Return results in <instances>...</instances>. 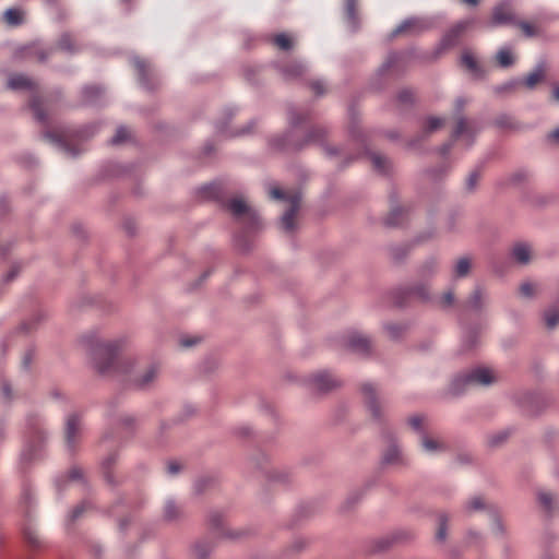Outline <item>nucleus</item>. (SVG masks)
<instances>
[{
    "instance_id": "e433bc0d",
    "label": "nucleus",
    "mask_w": 559,
    "mask_h": 559,
    "mask_svg": "<svg viewBox=\"0 0 559 559\" xmlns=\"http://www.w3.org/2000/svg\"><path fill=\"white\" fill-rule=\"evenodd\" d=\"M58 47L61 50H63L66 52H70V53H73L78 50L73 44L72 37L68 34H64L60 37V39L58 41Z\"/></svg>"
},
{
    "instance_id": "8fccbe9b",
    "label": "nucleus",
    "mask_w": 559,
    "mask_h": 559,
    "mask_svg": "<svg viewBox=\"0 0 559 559\" xmlns=\"http://www.w3.org/2000/svg\"><path fill=\"white\" fill-rule=\"evenodd\" d=\"M397 99L401 104L403 105H407V104H411L414 99V95H413V92L411 90H402L399 95H397Z\"/></svg>"
},
{
    "instance_id": "ea45409f",
    "label": "nucleus",
    "mask_w": 559,
    "mask_h": 559,
    "mask_svg": "<svg viewBox=\"0 0 559 559\" xmlns=\"http://www.w3.org/2000/svg\"><path fill=\"white\" fill-rule=\"evenodd\" d=\"M401 59H402V56L400 53H396V52L390 53L388 56L386 60L381 66L380 72L384 73V72L391 70L392 68H394L399 63V61Z\"/></svg>"
},
{
    "instance_id": "c85d7f7f",
    "label": "nucleus",
    "mask_w": 559,
    "mask_h": 559,
    "mask_svg": "<svg viewBox=\"0 0 559 559\" xmlns=\"http://www.w3.org/2000/svg\"><path fill=\"white\" fill-rule=\"evenodd\" d=\"M521 85L520 79H511L500 85L493 87V92L498 95H504L514 92Z\"/></svg>"
},
{
    "instance_id": "393cba45",
    "label": "nucleus",
    "mask_w": 559,
    "mask_h": 559,
    "mask_svg": "<svg viewBox=\"0 0 559 559\" xmlns=\"http://www.w3.org/2000/svg\"><path fill=\"white\" fill-rule=\"evenodd\" d=\"M461 36H459V34L456 33V31L454 29V27L452 26L441 38L440 43H439V46H438V50L439 51H442V50H445L448 48H451L453 46H455L459 41V38Z\"/></svg>"
},
{
    "instance_id": "5701e85b",
    "label": "nucleus",
    "mask_w": 559,
    "mask_h": 559,
    "mask_svg": "<svg viewBox=\"0 0 559 559\" xmlns=\"http://www.w3.org/2000/svg\"><path fill=\"white\" fill-rule=\"evenodd\" d=\"M357 0H345V14L348 27L355 31L358 26L357 13H356Z\"/></svg>"
},
{
    "instance_id": "bf43d9fd",
    "label": "nucleus",
    "mask_w": 559,
    "mask_h": 559,
    "mask_svg": "<svg viewBox=\"0 0 559 559\" xmlns=\"http://www.w3.org/2000/svg\"><path fill=\"white\" fill-rule=\"evenodd\" d=\"M520 27L523 29V32L527 35V36H534L535 35V29L534 27L527 23V22H521L520 23Z\"/></svg>"
},
{
    "instance_id": "20e7f679",
    "label": "nucleus",
    "mask_w": 559,
    "mask_h": 559,
    "mask_svg": "<svg viewBox=\"0 0 559 559\" xmlns=\"http://www.w3.org/2000/svg\"><path fill=\"white\" fill-rule=\"evenodd\" d=\"M270 195L272 199L283 200L289 203V207L284 212V214L281 217V224L285 231H293L295 228L294 219L297 211L299 210L301 194L299 192L286 194L280 188L273 187L270 189Z\"/></svg>"
},
{
    "instance_id": "09e8293b",
    "label": "nucleus",
    "mask_w": 559,
    "mask_h": 559,
    "mask_svg": "<svg viewBox=\"0 0 559 559\" xmlns=\"http://www.w3.org/2000/svg\"><path fill=\"white\" fill-rule=\"evenodd\" d=\"M455 301V296L453 294V292H447L444 293L441 298H440V305L442 308H450L451 306H453Z\"/></svg>"
},
{
    "instance_id": "2eb2a0df",
    "label": "nucleus",
    "mask_w": 559,
    "mask_h": 559,
    "mask_svg": "<svg viewBox=\"0 0 559 559\" xmlns=\"http://www.w3.org/2000/svg\"><path fill=\"white\" fill-rule=\"evenodd\" d=\"M44 139L49 142L51 145H53L58 151L63 153L67 156L75 157L80 154L79 150H75L71 147L64 139H62L60 135L55 134L52 132H46L44 134Z\"/></svg>"
},
{
    "instance_id": "7c9ffc66",
    "label": "nucleus",
    "mask_w": 559,
    "mask_h": 559,
    "mask_svg": "<svg viewBox=\"0 0 559 559\" xmlns=\"http://www.w3.org/2000/svg\"><path fill=\"white\" fill-rule=\"evenodd\" d=\"M448 515L445 513H441L439 514L438 516V524H439V527H438V531L436 533V538L437 540L443 543L445 539H447V535H448V526H447V523H448Z\"/></svg>"
},
{
    "instance_id": "2f4dec72",
    "label": "nucleus",
    "mask_w": 559,
    "mask_h": 559,
    "mask_svg": "<svg viewBox=\"0 0 559 559\" xmlns=\"http://www.w3.org/2000/svg\"><path fill=\"white\" fill-rule=\"evenodd\" d=\"M181 514L180 509L176 506L173 500H168L164 508V516L169 521L178 519Z\"/></svg>"
},
{
    "instance_id": "9b49d317",
    "label": "nucleus",
    "mask_w": 559,
    "mask_h": 559,
    "mask_svg": "<svg viewBox=\"0 0 559 559\" xmlns=\"http://www.w3.org/2000/svg\"><path fill=\"white\" fill-rule=\"evenodd\" d=\"M158 376V367L151 365L140 376L130 380V385L135 390H145L151 386Z\"/></svg>"
},
{
    "instance_id": "774afa93",
    "label": "nucleus",
    "mask_w": 559,
    "mask_h": 559,
    "mask_svg": "<svg viewBox=\"0 0 559 559\" xmlns=\"http://www.w3.org/2000/svg\"><path fill=\"white\" fill-rule=\"evenodd\" d=\"M195 343H197V338H192V337H182V338L180 340V344H181V346H183V347H191V346H193Z\"/></svg>"
},
{
    "instance_id": "c756f323",
    "label": "nucleus",
    "mask_w": 559,
    "mask_h": 559,
    "mask_svg": "<svg viewBox=\"0 0 559 559\" xmlns=\"http://www.w3.org/2000/svg\"><path fill=\"white\" fill-rule=\"evenodd\" d=\"M546 326L549 330L555 329L559 324V308H549L544 313Z\"/></svg>"
},
{
    "instance_id": "603ef678",
    "label": "nucleus",
    "mask_w": 559,
    "mask_h": 559,
    "mask_svg": "<svg viewBox=\"0 0 559 559\" xmlns=\"http://www.w3.org/2000/svg\"><path fill=\"white\" fill-rule=\"evenodd\" d=\"M88 503L87 502H82L81 504H79L78 507H75L71 513H70V520L71 521H74L76 520L78 518H80V515L86 510Z\"/></svg>"
},
{
    "instance_id": "aec40b11",
    "label": "nucleus",
    "mask_w": 559,
    "mask_h": 559,
    "mask_svg": "<svg viewBox=\"0 0 559 559\" xmlns=\"http://www.w3.org/2000/svg\"><path fill=\"white\" fill-rule=\"evenodd\" d=\"M461 62L474 78L480 79L484 76V70L469 51L463 52L461 57Z\"/></svg>"
},
{
    "instance_id": "b1692460",
    "label": "nucleus",
    "mask_w": 559,
    "mask_h": 559,
    "mask_svg": "<svg viewBox=\"0 0 559 559\" xmlns=\"http://www.w3.org/2000/svg\"><path fill=\"white\" fill-rule=\"evenodd\" d=\"M472 266V261L468 257H462L460 258L454 267H453V275L456 278H462L468 275Z\"/></svg>"
},
{
    "instance_id": "58836bf2",
    "label": "nucleus",
    "mask_w": 559,
    "mask_h": 559,
    "mask_svg": "<svg viewBox=\"0 0 559 559\" xmlns=\"http://www.w3.org/2000/svg\"><path fill=\"white\" fill-rule=\"evenodd\" d=\"M307 119V114L299 112L295 108H290L288 110V122L292 127L299 126L302 121Z\"/></svg>"
},
{
    "instance_id": "c03bdc74",
    "label": "nucleus",
    "mask_w": 559,
    "mask_h": 559,
    "mask_svg": "<svg viewBox=\"0 0 559 559\" xmlns=\"http://www.w3.org/2000/svg\"><path fill=\"white\" fill-rule=\"evenodd\" d=\"M129 136V131L124 127H119L115 135L110 139V143L114 145L124 142Z\"/></svg>"
},
{
    "instance_id": "f3484780",
    "label": "nucleus",
    "mask_w": 559,
    "mask_h": 559,
    "mask_svg": "<svg viewBox=\"0 0 559 559\" xmlns=\"http://www.w3.org/2000/svg\"><path fill=\"white\" fill-rule=\"evenodd\" d=\"M8 87L13 91H33L35 82L24 74H12L8 80Z\"/></svg>"
},
{
    "instance_id": "ddd939ff",
    "label": "nucleus",
    "mask_w": 559,
    "mask_h": 559,
    "mask_svg": "<svg viewBox=\"0 0 559 559\" xmlns=\"http://www.w3.org/2000/svg\"><path fill=\"white\" fill-rule=\"evenodd\" d=\"M382 462L388 465H401L405 463L404 454L395 440H390L382 455Z\"/></svg>"
},
{
    "instance_id": "bb28decb",
    "label": "nucleus",
    "mask_w": 559,
    "mask_h": 559,
    "mask_svg": "<svg viewBox=\"0 0 559 559\" xmlns=\"http://www.w3.org/2000/svg\"><path fill=\"white\" fill-rule=\"evenodd\" d=\"M24 17V12L20 9L10 8L4 11L3 19L7 24L11 26H17L22 24Z\"/></svg>"
},
{
    "instance_id": "e2e57ef3",
    "label": "nucleus",
    "mask_w": 559,
    "mask_h": 559,
    "mask_svg": "<svg viewBox=\"0 0 559 559\" xmlns=\"http://www.w3.org/2000/svg\"><path fill=\"white\" fill-rule=\"evenodd\" d=\"M507 438V435L504 432L498 433L490 438L489 442L491 445H497L500 442H502Z\"/></svg>"
},
{
    "instance_id": "0eeeda50",
    "label": "nucleus",
    "mask_w": 559,
    "mask_h": 559,
    "mask_svg": "<svg viewBox=\"0 0 559 559\" xmlns=\"http://www.w3.org/2000/svg\"><path fill=\"white\" fill-rule=\"evenodd\" d=\"M490 294L483 286H475L466 300V308L475 313H484L490 305Z\"/></svg>"
},
{
    "instance_id": "1a4fd4ad",
    "label": "nucleus",
    "mask_w": 559,
    "mask_h": 559,
    "mask_svg": "<svg viewBox=\"0 0 559 559\" xmlns=\"http://www.w3.org/2000/svg\"><path fill=\"white\" fill-rule=\"evenodd\" d=\"M311 385L319 392H328L341 384V381L330 372L321 371L311 377Z\"/></svg>"
},
{
    "instance_id": "4be33fe9",
    "label": "nucleus",
    "mask_w": 559,
    "mask_h": 559,
    "mask_svg": "<svg viewBox=\"0 0 559 559\" xmlns=\"http://www.w3.org/2000/svg\"><path fill=\"white\" fill-rule=\"evenodd\" d=\"M307 70V64L300 61H295L289 66H284L281 68L282 74L286 79H295L304 74Z\"/></svg>"
},
{
    "instance_id": "f704fd0d",
    "label": "nucleus",
    "mask_w": 559,
    "mask_h": 559,
    "mask_svg": "<svg viewBox=\"0 0 559 559\" xmlns=\"http://www.w3.org/2000/svg\"><path fill=\"white\" fill-rule=\"evenodd\" d=\"M274 44L282 50H289L294 45L293 39L284 33L277 34L274 37Z\"/></svg>"
},
{
    "instance_id": "412c9836",
    "label": "nucleus",
    "mask_w": 559,
    "mask_h": 559,
    "mask_svg": "<svg viewBox=\"0 0 559 559\" xmlns=\"http://www.w3.org/2000/svg\"><path fill=\"white\" fill-rule=\"evenodd\" d=\"M348 346L354 352H357V353H360V354H366L370 349V341H369L368 337H366L364 335L355 334V335H352L349 337Z\"/></svg>"
},
{
    "instance_id": "338daca9",
    "label": "nucleus",
    "mask_w": 559,
    "mask_h": 559,
    "mask_svg": "<svg viewBox=\"0 0 559 559\" xmlns=\"http://www.w3.org/2000/svg\"><path fill=\"white\" fill-rule=\"evenodd\" d=\"M492 531L496 533V534H499L501 535L503 533V526H502V523L501 521L496 518L493 520V524H492Z\"/></svg>"
},
{
    "instance_id": "6e6552de",
    "label": "nucleus",
    "mask_w": 559,
    "mask_h": 559,
    "mask_svg": "<svg viewBox=\"0 0 559 559\" xmlns=\"http://www.w3.org/2000/svg\"><path fill=\"white\" fill-rule=\"evenodd\" d=\"M514 21V13L511 3L502 1L498 3L492 10V17L490 21L491 26H500L511 24Z\"/></svg>"
},
{
    "instance_id": "39448f33",
    "label": "nucleus",
    "mask_w": 559,
    "mask_h": 559,
    "mask_svg": "<svg viewBox=\"0 0 559 559\" xmlns=\"http://www.w3.org/2000/svg\"><path fill=\"white\" fill-rule=\"evenodd\" d=\"M361 394L364 397L365 405L370 413V416L376 421H382L384 418V412L377 400V389L370 383L366 382L361 385Z\"/></svg>"
},
{
    "instance_id": "4d7b16f0",
    "label": "nucleus",
    "mask_w": 559,
    "mask_h": 559,
    "mask_svg": "<svg viewBox=\"0 0 559 559\" xmlns=\"http://www.w3.org/2000/svg\"><path fill=\"white\" fill-rule=\"evenodd\" d=\"M311 88L318 96L323 95L325 92L324 83L320 80L312 82Z\"/></svg>"
},
{
    "instance_id": "052dcab7",
    "label": "nucleus",
    "mask_w": 559,
    "mask_h": 559,
    "mask_svg": "<svg viewBox=\"0 0 559 559\" xmlns=\"http://www.w3.org/2000/svg\"><path fill=\"white\" fill-rule=\"evenodd\" d=\"M386 331L391 337H397L401 333V328L395 324H390L386 326Z\"/></svg>"
},
{
    "instance_id": "37998d69",
    "label": "nucleus",
    "mask_w": 559,
    "mask_h": 559,
    "mask_svg": "<svg viewBox=\"0 0 559 559\" xmlns=\"http://www.w3.org/2000/svg\"><path fill=\"white\" fill-rule=\"evenodd\" d=\"M444 119L439 117H429L426 120L425 129L428 132H433L443 126Z\"/></svg>"
},
{
    "instance_id": "a18cd8bd",
    "label": "nucleus",
    "mask_w": 559,
    "mask_h": 559,
    "mask_svg": "<svg viewBox=\"0 0 559 559\" xmlns=\"http://www.w3.org/2000/svg\"><path fill=\"white\" fill-rule=\"evenodd\" d=\"M423 421H424V418L419 415H415V416H412L409 419H408V424L409 426L420 435V437L423 436V433H426L423 429Z\"/></svg>"
},
{
    "instance_id": "423d86ee",
    "label": "nucleus",
    "mask_w": 559,
    "mask_h": 559,
    "mask_svg": "<svg viewBox=\"0 0 559 559\" xmlns=\"http://www.w3.org/2000/svg\"><path fill=\"white\" fill-rule=\"evenodd\" d=\"M432 20L428 17H408L405 19L392 32V36L399 34L417 35L432 26Z\"/></svg>"
},
{
    "instance_id": "c9c22d12",
    "label": "nucleus",
    "mask_w": 559,
    "mask_h": 559,
    "mask_svg": "<svg viewBox=\"0 0 559 559\" xmlns=\"http://www.w3.org/2000/svg\"><path fill=\"white\" fill-rule=\"evenodd\" d=\"M475 24H476V19L471 16V17H466V19L459 21L457 23H455L453 25V27L456 31V33L459 34V36H461L464 32L472 28Z\"/></svg>"
},
{
    "instance_id": "9d476101",
    "label": "nucleus",
    "mask_w": 559,
    "mask_h": 559,
    "mask_svg": "<svg viewBox=\"0 0 559 559\" xmlns=\"http://www.w3.org/2000/svg\"><path fill=\"white\" fill-rule=\"evenodd\" d=\"M81 432V421L76 414L68 416L66 421V443L70 451H73Z\"/></svg>"
},
{
    "instance_id": "cd10ccee",
    "label": "nucleus",
    "mask_w": 559,
    "mask_h": 559,
    "mask_svg": "<svg viewBox=\"0 0 559 559\" xmlns=\"http://www.w3.org/2000/svg\"><path fill=\"white\" fill-rule=\"evenodd\" d=\"M370 159L373 168L379 173L386 174L389 171L391 163L385 156L379 153H371Z\"/></svg>"
},
{
    "instance_id": "a211bd4d",
    "label": "nucleus",
    "mask_w": 559,
    "mask_h": 559,
    "mask_svg": "<svg viewBox=\"0 0 559 559\" xmlns=\"http://www.w3.org/2000/svg\"><path fill=\"white\" fill-rule=\"evenodd\" d=\"M511 255L516 263L525 265L531 261L532 249L530 245L520 242L513 247Z\"/></svg>"
},
{
    "instance_id": "dca6fc26",
    "label": "nucleus",
    "mask_w": 559,
    "mask_h": 559,
    "mask_svg": "<svg viewBox=\"0 0 559 559\" xmlns=\"http://www.w3.org/2000/svg\"><path fill=\"white\" fill-rule=\"evenodd\" d=\"M43 445L40 442L28 441L25 443L22 452L21 460L25 463H32L41 457Z\"/></svg>"
},
{
    "instance_id": "79ce46f5",
    "label": "nucleus",
    "mask_w": 559,
    "mask_h": 559,
    "mask_svg": "<svg viewBox=\"0 0 559 559\" xmlns=\"http://www.w3.org/2000/svg\"><path fill=\"white\" fill-rule=\"evenodd\" d=\"M100 93L102 90L98 86H86L83 90V96L88 103H95Z\"/></svg>"
},
{
    "instance_id": "0e129e2a",
    "label": "nucleus",
    "mask_w": 559,
    "mask_h": 559,
    "mask_svg": "<svg viewBox=\"0 0 559 559\" xmlns=\"http://www.w3.org/2000/svg\"><path fill=\"white\" fill-rule=\"evenodd\" d=\"M180 471V464L177 462H170L167 465V472L170 475H176Z\"/></svg>"
},
{
    "instance_id": "a19ab883",
    "label": "nucleus",
    "mask_w": 559,
    "mask_h": 559,
    "mask_svg": "<svg viewBox=\"0 0 559 559\" xmlns=\"http://www.w3.org/2000/svg\"><path fill=\"white\" fill-rule=\"evenodd\" d=\"M325 134L326 130L323 127H314L308 132L306 142L311 143L320 141L325 136Z\"/></svg>"
},
{
    "instance_id": "49530a36",
    "label": "nucleus",
    "mask_w": 559,
    "mask_h": 559,
    "mask_svg": "<svg viewBox=\"0 0 559 559\" xmlns=\"http://www.w3.org/2000/svg\"><path fill=\"white\" fill-rule=\"evenodd\" d=\"M538 500L540 504L547 510H551V506L554 502V496L550 492H539L538 493Z\"/></svg>"
},
{
    "instance_id": "6ab92c4d",
    "label": "nucleus",
    "mask_w": 559,
    "mask_h": 559,
    "mask_svg": "<svg viewBox=\"0 0 559 559\" xmlns=\"http://www.w3.org/2000/svg\"><path fill=\"white\" fill-rule=\"evenodd\" d=\"M420 445L423 450L429 454L439 453L447 449L445 444L441 440L433 439L427 433H423L420 437Z\"/></svg>"
},
{
    "instance_id": "de8ad7c7",
    "label": "nucleus",
    "mask_w": 559,
    "mask_h": 559,
    "mask_svg": "<svg viewBox=\"0 0 559 559\" xmlns=\"http://www.w3.org/2000/svg\"><path fill=\"white\" fill-rule=\"evenodd\" d=\"M31 108L34 112V116L35 118L40 121V122H44L46 121V115L45 112L43 111L41 107H40V104L37 102V100H33L32 104H31Z\"/></svg>"
},
{
    "instance_id": "4468645a",
    "label": "nucleus",
    "mask_w": 559,
    "mask_h": 559,
    "mask_svg": "<svg viewBox=\"0 0 559 559\" xmlns=\"http://www.w3.org/2000/svg\"><path fill=\"white\" fill-rule=\"evenodd\" d=\"M546 78V69L545 63L539 62L535 66V68L527 73L522 80L521 84H523L527 90L533 91L538 83H542Z\"/></svg>"
},
{
    "instance_id": "473e14b6",
    "label": "nucleus",
    "mask_w": 559,
    "mask_h": 559,
    "mask_svg": "<svg viewBox=\"0 0 559 559\" xmlns=\"http://www.w3.org/2000/svg\"><path fill=\"white\" fill-rule=\"evenodd\" d=\"M133 63L138 70L139 81L143 86H147V80H146V71L148 66L144 60H141L140 58H134Z\"/></svg>"
},
{
    "instance_id": "7ed1b4c3",
    "label": "nucleus",
    "mask_w": 559,
    "mask_h": 559,
    "mask_svg": "<svg viewBox=\"0 0 559 559\" xmlns=\"http://www.w3.org/2000/svg\"><path fill=\"white\" fill-rule=\"evenodd\" d=\"M439 263L436 258H428L417 269V280L409 287V294L423 300L429 299V281L437 274Z\"/></svg>"
},
{
    "instance_id": "864d4df0",
    "label": "nucleus",
    "mask_w": 559,
    "mask_h": 559,
    "mask_svg": "<svg viewBox=\"0 0 559 559\" xmlns=\"http://www.w3.org/2000/svg\"><path fill=\"white\" fill-rule=\"evenodd\" d=\"M520 293L523 297L531 298L534 295V287L531 283L526 282L520 286Z\"/></svg>"
},
{
    "instance_id": "f257e3e1",
    "label": "nucleus",
    "mask_w": 559,
    "mask_h": 559,
    "mask_svg": "<svg viewBox=\"0 0 559 559\" xmlns=\"http://www.w3.org/2000/svg\"><path fill=\"white\" fill-rule=\"evenodd\" d=\"M83 346L88 352L93 367L100 374L107 376L118 372H127V364L117 360V355L122 348V340L102 341L96 332H88L81 338Z\"/></svg>"
},
{
    "instance_id": "4c0bfd02",
    "label": "nucleus",
    "mask_w": 559,
    "mask_h": 559,
    "mask_svg": "<svg viewBox=\"0 0 559 559\" xmlns=\"http://www.w3.org/2000/svg\"><path fill=\"white\" fill-rule=\"evenodd\" d=\"M485 508V502L483 500L481 497L479 496H475L473 498H471L466 503H465V511L468 512V513H472L474 511H478V510H483Z\"/></svg>"
},
{
    "instance_id": "5fc2aeb1",
    "label": "nucleus",
    "mask_w": 559,
    "mask_h": 559,
    "mask_svg": "<svg viewBox=\"0 0 559 559\" xmlns=\"http://www.w3.org/2000/svg\"><path fill=\"white\" fill-rule=\"evenodd\" d=\"M478 178L479 174L477 171L471 173L466 179V188L468 190H474L477 185Z\"/></svg>"
},
{
    "instance_id": "a878e982",
    "label": "nucleus",
    "mask_w": 559,
    "mask_h": 559,
    "mask_svg": "<svg viewBox=\"0 0 559 559\" xmlns=\"http://www.w3.org/2000/svg\"><path fill=\"white\" fill-rule=\"evenodd\" d=\"M406 215V211L403 207L395 206L391 210L388 216L384 219V224L386 226H397L403 222V218Z\"/></svg>"
},
{
    "instance_id": "6e6d98bb",
    "label": "nucleus",
    "mask_w": 559,
    "mask_h": 559,
    "mask_svg": "<svg viewBox=\"0 0 559 559\" xmlns=\"http://www.w3.org/2000/svg\"><path fill=\"white\" fill-rule=\"evenodd\" d=\"M547 141L559 146V127L555 128L547 134Z\"/></svg>"
},
{
    "instance_id": "680f3d73",
    "label": "nucleus",
    "mask_w": 559,
    "mask_h": 559,
    "mask_svg": "<svg viewBox=\"0 0 559 559\" xmlns=\"http://www.w3.org/2000/svg\"><path fill=\"white\" fill-rule=\"evenodd\" d=\"M82 469L79 467H73L69 473V478L72 480L81 479L82 478Z\"/></svg>"
},
{
    "instance_id": "13d9d810",
    "label": "nucleus",
    "mask_w": 559,
    "mask_h": 559,
    "mask_svg": "<svg viewBox=\"0 0 559 559\" xmlns=\"http://www.w3.org/2000/svg\"><path fill=\"white\" fill-rule=\"evenodd\" d=\"M465 130H466L465 120L463 118H461L457 121L455 130L453 131V136L459 138L460 135H462L465 132Z\"/></svg>"
},
{
    "instance_id": "72a5a7b5",
    "label": "nucleus",
    "mask_w": 559,
    "mask_h": 559,
    "mask_svg": "<svg viewBox=\"0 0 559 559\" xmlns=\"http://www.w3.org/2000/svg\"><path fill=\"white\" fill-rule=\"evenodd\" d=\"M497 60L502 68H508L514 62L513 56L508 48H502L497 52Z\"/></svg>"
},
{
    "instance_id": "3c124183",
    "label": "nucleus",
    "mask_w": 559,
    "mask_h": 559,
    "mask_svg": "<svg viewBox=\"0 0 559 559\" xmlns=\"http://www.w3.org/2000/svg\"><path fill=\"white\" fill-rule=\"evenodd\" d=\"M25 539L33 546H37L39 544V536L37 532L33 528H26L24 531Z\"/></svg>"
},
{
    "instance_id": "69168bd1",
    "label": "nucleus",
    "mask_w": 559,
    "mask_h": 559,
    "mask_svg": "<svg viewBox=\"0 0 559 559\" xmlns=\"http://www.w3.org/2000/svg\"><path fill=\"white\" fill-rule=\"evenodd\" d=\"M32 359H33V353L31 350L25 353V355L23 356V360H22V365L25 369H28L31 367Z\"/></svg>"
},
{
    "instance_id": "f8f14e48",
    "label": "nucleus",
    "mask_w": 559,
    "mask_h": 559,
    "mask_svg": "<svg viewBox=\"0 0 559 559\" xmlns=\"http://www.w3.org/2000/svg\"><path fill=\"white\" fill-rule=\"evenodd\" d=\"M226 206L230 211V213L237 218L243 215L248 216L251 219H254L257 217L255 211L248 206L242 198L235 197L230 199L226 203Z\"/></svg>"
},
{
    "instance_id": "f03ea898",
    "label": "nucleus",
    "mask_w": 559,
    "mask_h": 559,
    "mask_svg": "<svg viewBox=\"0 0 559 559\" xmlns=\"http://www.w3.org/2000/svg\"><path fill=\"white\" fill-rule=\"evenodd\" d=\"M496 381L493 370L487 367H476L465 373L457 374L450 384V391L454 395H459L471 386H487Z\"/></svg>"
}]
</instances>
